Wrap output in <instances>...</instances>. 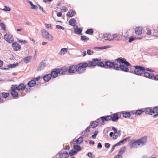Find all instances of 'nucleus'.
<instances>
[{
	"label": "nucleus",
	"instance_id": "obj_1",
	"mask_svg": "<svg viewBox=\"0 0 158 158\" xmlns=\"http://www.w3.org/2000/svg\"><path fill=\"white\" fill-rule=\"evenodd\" d=\"M147 137L146 136H144L135 141L131 145V148H137L138 147H142L145 145L147 143Z\"/></svg>",
	"mask_w": 158,
	"mask_h": 158
},
{
	"label": "nucleus",
	"instance_id": "obj_2",
	"mask_svg": "<svg viewBox=\"0 0 158 158\" xmlns=\"http://www.w3.org/2000/svg\"><path fill=\"white\" fill-rule=\"evenodd\" d=\"M134 67L135 69L134 72V73L138 75H141L145 71L144 68L139 65L134 66Z\"/></svg>",
	"mask_w": 158,
	"mask_h": 158
},
{
	"label": "nucleus",
	"instance_id": "obj_3",
	"mask_svg": "<svg viewBox=\"0 0 158 158\" xmlns=\"http://www.w3.org/2000/svg\"><path fill=\"white\" fill-rule=\"evenodd\" d=\"M115 65H118L121 64V63L124 64L127 66H130L131 64L126 60V59L123 58L119 57L116 59L115 60Z\"/></svg>",
	"mask_w": 158,
	"mask_h": 158
},
{
	"label": "nucleus",
	"instance_id": "obj_4",
	"mask_svg": "<svg viewBox=\"0 0 158 158\" xmlns=\"http://www.w3.org/2000/svg\"><path fill=\"white\" fill-rule=\"evenodd\" d=\"M42 35L43 37L48 39L50 41H52L53 40V36L49 34L45 29H43L41 30Z\"/></svg>",
	"mask_w": 158,
	"mask_h": 158
},
{
	"label": "nucleus",
	"instance_id": "obj_5",
	"mask_svg": "<svg viewBox=\"0 0 158 158\" xmlns=\"http://www.w3.org/2000/svg\"><path fill=\"white\" fill-rule=\"evenodd\" d=\"M78 67L77 69V73L79 74L83 73L85 70L86 64L84 62L78 64Z\"/></svg>",
	"mask_w": 158,
	"mask_h": 158
},
{
	"label": "nucleus",
	"instance_id": "obj_6",
	"mask_svg": "<svg viewBox=\"0 0 158 158\" xmlns=\"http://www.w3.org/2000/svg\"><path fill=\"white\" fill-rule=\"evenodd\" d=\"M115 61L114 62H110L109 61H106L105 63V68H113L115 70H118L117 65H115Z\"/></svg>",
	"mask_w": 158,
	"mask_h": 158
},
{
	"label": "nucleus",
	"instance_id": "obj_7",
	"mask_svg": "<svg viewBox=\"0 0 158 158\" xmlns=\"http://www.w3.org/2000/svg\"><path fill=\"white\" fill-rule=\"evenodd\" d=\"M99 118L100 119V125L101 126L105 124V122L110 120L112 118V116L111 115H107L101 117Z\"/></svg>",
	"mask_w": 158,
	"mask_h": 158
},
{
	"label": "nucleus",
	"instance_id": "obj_8",
	"mask_svg": "<svg viewBox=\"0 0 158 158\" xmlns=\"http://www.w3.org/2000/svg\"><path fill=\"white\" fill-rule=\"evenodd\" d=\"M100 119L98 118L95 121L91 122L89 126L87 127L86 128H94L96 127L98 125H100Z\"/></svg>",
	"mask_w": 158,
	"mask_h": 158
},
{
	"label": "nucleus",
	"instance_id": "obj_9",
	"mask_svg": "<svg viewBox=\"0 0 158 158\" xmlns=\"http://www.w3.org/2000/svg\"><path fill=\"white\" fill-rule=\"evenodd\" d=\"M100 60L98 58L93 59L92 60V61H89L88 63H85L86 64V67H90L92 66H94L96 65V63L94 62L98 61Z\"/></svg>",
	"mask_w": 158,
	"mask_h": 158
},
{
	"label": "nucleus",
	"instance_id": "obj_10",
	"mask_svg": "<svg viewBox=\"0 0 158 158\" xmlns=\"http://www.w3.org/2000/svg\"><path fill=\"white\" fill-rule=\"evenodd\" d=\"M118 68V70H121L122 71L125 72H128L129 71V69L127 67L123 64H119V65L116 66Z\"/></svg>",
	"mask_w": 158,
	"mask_h": 158
},
{
	"label": "nucleus",
	"instance_id": "obj_11",
	"mask_svg": "<svg viewBox=\"0 0 158 158\" xmlns=\"http://www.w3.org/2000/svg\"><path fill=\"white\" fill-rule=\"evenodd\" d=\"M4 38L6 40L8 43H11L14 41L13 36L9 34H5Z\"/></svg>",
	"mask_w": 158,
	"mask_h": 158
},
{
	"label": "nucleus",
	"instance_id": "obj_12",
	"mask_svg": "<svg viewBox=\"0 0 158 158\" xmlns=\"http://www.w3.org/2000/svg\"><path fill=\"white\" fill-rule=\"evenodd\" d=\"M58 154L60 158H67L69 156L68 153L65 151H61L58 153Z\"/></svg>",
	"mask_w": 158,
	"mask_h": 158
},
{
	"label": "nucleus",
	"instance_id": "obj_13",
	"mask_svg": "<svg viewBox=\"0 0 158 158\" xmlns=\"http://www.w3.org/2000/svg\"><path fill=\"white\" fill-rule=\"evenodd\" d=\"M77 67L76 65H73L69 67L68 70L69 73H74L76 72L77 70Z\"/></svg>",
	"mask_w": 158,
	"mask_h": 158
},
{
	"label": "nucleus",
	"instance_id": "obj_14",
	"mask_svg": "<svg viewBox=\"0 0 158 158\" xmlns=\"http://www.w3.org/2000/svg\"><path fill=\"white\" fill-rule=\"evenodd\" d=\"M12 46L14 50L18 51L21 48L20 45L17 43H14L12 44Z\"/></svg>",
	"mask_w": 158,
	"mask_h": 158
},
{
	"label": "nucleus",
	"instance_id": "obj_15",
	"mask_svg": "<svg viewBox=\"0 0 158 158\" xmlns=\"http://www.w3.org/2000/svg\"><path fill=\"white\" fill-rule=\"evenodd\" d=\"M67 70L68 69L66 67H64L60 69H58V73H60V74L64 75L65 74V73Z\"/></svg>",
	"mask_w": 158,
	"mask_h": 158
},
{
	"label": "nucleus",
	"instance_id": "obj_16",
	"mask_svg": "<svg viewBox=\"0 0 158 158\" xmlns=\"http://www.w3.org/2000/svg\"><path fill=\"white\" fill-rule=\"evenodd\" d=\"M144 73V75L145 77L151 79L154 77V75L153 74H152L147 72Z\"/></svg>",
	"mask_w": 158,
	"mask_h": 158
},
{
	"label": "nucleus",
	"instance_id": "obj_17",
	"mask_svg": "<svg viewBox=\"0 0 158 158\" xmlns=\"http://www.w3.org/2000/svg\"><path fill=\"white\" fill-rule=\"evenodd\" d=\"M45 66V64L44 61H43L40 63L37 69V70L38 71H39L43 69Z\"/></svg>",
	"mask_w": 158,
	"mask_h": 158
},
{
	"label": "nucleus",
	"instance_id": "obj_18",
	"mask_svg": "<svg viewBox=\"0 0 158 158\" xmlns=\"http://www.w3.org/2000/svg\"><path fill=\"white\" fill-rule=\"evenodd\" d=\"M52 77V75L50 74L45 75L43 77L44 80L46 82L49 81Z\"/></svg>",
	"mask_w": 158,
	"mask_h": 158
},
{
	"label": "nucleus",
	"instance_id": "obj_19",
	"mask_svg": "<svg viewBox=\"0 0 158 158\" xmlns=\"http://www.w3.org/2000/svg\"><path fill=\"white\" fill-rule=\"evenodd\" d=\"M76 28L74 29V33L77 34H81L82 31V29L81 28H78L77 26H76Z\"/></svg>",
	"mask_w": 158,
	"mask_h": 158
},
{
	"label": "nucleus",
	"instance_id": "obj_20",
	"mask_svg": "<svg viewBox=\"0 0 158 158\" xmlns=\"http://www.w3.org/2000/svg\"><path fill=\"white\" fill-rule=\"evenodd\" d=\"M58 69L56 70V71H52L50 74L52 75V77L53 78L56 77L58 76V74H60V73H58Z\"/></svg>",
	"mask_w": 158,
	"mask_h": 158
},
{
	"label": "nucleus",
	"instance_id": "obj_21",
	"mask_svg": "<svg viewBox=\"0 0 158 158\" xmlns=\"http://www.w3.org/2000/svg\"><path fill=\"white\" fill-rule=\"evenodd\" d=\"M130 137H127L125 138L124 139H123L120 141L119 142L117 143H118V145H120L121 144H123L124 143L126 142L127 141V140H129L130 139Z\"/></svg>",
	"mask_w": 158,
	"mask_h": 158
},
{
	"label": "nucleus",
	"instance_id": "obj_22",
	"mask_svg": "<svg viewBox=\"0 0 158 158\" xmlns=\"http://www.w3.org/2000/svg\"><path fill=\"white\" fill-rule=\"evenodd\" d=\"M27 2L31 6V9L37 10L38 9L37 6L34 5L31 1L29 0H27Z\"/></svg>",
	"mask_w": 158,
	"mask_h": 158
},
{
	"label": "nucleus",
	"instance_id": "obj_23",
	"mask_svg": "<svg viewBox=\"0 0 158 158\" xmlns=\"http://www.w3.org/2000/svg\"><path fill=\"white\" fill-rule=\"evenodd\" d=\"M35 84L36 82H35V81L33 80L29 81L27 83V85L29 87H33L35 85Z\"/></svg>",
	"mask_w": 158,
	"mask_h": 158
},
{
	"label": "nucleus",
	"instance_id": "obj_24",
	"mask_svg": "<svg viewBox=\"0 0 158 158\" xmlns=\"http://www.w3.org/2000/svg\"><path fill=\"white\" fill-rule=\"evenodd\" d=\"M118 114L117 113L114 114L113 115V117H112L111 119L113 122H117L118 119Z\"/></svg>",
	"mask_w": 158,
	"mask_h": 158
},
{
	"label": "nucleus",
	"instance_id": "obj_25",
	"mask_svg": "<svg viewBox=\"0 0 158 158\" xmlns=\"http://www.w3.org/2000/svg\"><path fill=\"white\" fill-rule=\"evenodd\" d=\"M73 148L74 150L77 152L82 150V148L78 145H74Z\"/></svg>",
	"mask_w": 158,
	"mask_h": 158
},
{
	"label": "nucleus",
	"instance_id": "obj_26",
	"mask_svg": "<svg viewBox=\"0 0 158 158\" xmlns=\"http://www.w3.org/2000/svg\"><path fill=\"white\" fill-rule=\"evenodd\" d=\"M75 12L73 10H71L67 13V16L69 17H72L75 14Z\"/></svg>",
	"mask_w": 158,
	"mask_h": 158
},
{
	"label": "nucleus",
	"instance_id": "obj_27",
	"mask_svg": "<svg viewBox=\"0 0 158 158\" xmlns=\"http://www.w3.org/2000/svg\"><path fill=\"white\" fill-rule=\"evenodd\" d=\"M83 138L82 136H80L76 140V143L77 144H80L83 142Z\"/></svg>",
	"mask_w": 158,
	"mask_h": 158
},
{
	"label": "nucleus",
	"instance_id": "obj_28",
	"mask_svg": "<svg viewBox=\"0 0 158 158\" xmlns=\"http://www.w3.org/2000/svg\"><path fill=\"white\" fill-rule=\"evenodd\" d=\"M69 24L71 26L74 27L76 21L74 19H70L69 21Z\"/></svg>",
	"mask_w": 158,
	"mask_h": 158
},
{
	"label": "nucleus",
	"instance_id": "obj_29",
	"mask_svg": "<svg viewBox=\"0 0 158 158\" xmlns=\"http://www.w3.org/2000/svg\"><path fill=\"white\" fill-rule=\"evenodd\" d=\"M142 28L141 27H139L136 28L135 33L138 35L142 33Z\"/></svg>",
	"mask_w": 158,
	"mask_h": 158
},
{
	"label": "nucleus",
	"instance_id": "obj_30",
	"mask_svg": "<svg viewBox=\"0 0 158 158\" xmlns=\"http://www.w3.org/2000/svg\"><path fill=\"white\" fill-rule=\"evenodd\" d=\"M26 86L23 84H20L18 87V90H23L25 89Z\"/></svg>",
	"mask_w": 158,
	"mask_h": 158
},
{
	"label": "nucleus",
	"instance_id": "obj_31",
	"mask_svg": "<svg viewBox=\"0 0 158 158\" xmlns=\"http://www.w3.org/2000/svg\"><path fill=\"white\" fill-rule=\"evenodd\" d=\"M31 59V56H27L26 57H25L24 59L23 60L24 62L26 64L28 63L29 61Z\"/></svg>",
	"mask_w": 158,
	"mask_h": 158
},
{
	"label": "nucleus",
	"instance_id": "obj_32",
	"mask_svg": "<svg viewBox=\"0 0 158 158\" xmlns=\"http://www.w3.org/2000/svg\"><path fill=\"white\" fill-rule=\"evenodd\" d=\"M9 93H2L1 94V96L2 97L4 98H6L9 96Z\"/></svg>",
	"mask_w": 158,
	"mask_h": 158
},
{
	"label": "nucleus",
	"instance_id": "obj_33",
	"mask_svg": "<svg viewBox=\"0 0 158 158\" xmlns=\"http://www.w3.org/2000/svg\"><path fill=\"white\" fill-rule=\"evenodd\" d=\"M18 63L15 64H10L8 65V67L10 68H13L19 65Z\"/></svg>",
	"mask_w": 158,
	"mask_h": 158
},
{
	"label": "nucleus",
	"instance_id": "obj_34",
	"mask_svg": "<svg viewBox=\"0 0 158 158\" xmlns=\"http://www.w3.org/2000/svg\"><path fill=\"white\" fill-rule=\"evenodd\" d=\"M68 48H62L60 50V54L61 55H64L67 52Z\"/></svg>",
	"mask_w": 158,
	"mask_h": 158
},
{
	"label": "nucleus",
	"instance_id": "obj_35",
	"mask_svg": "<svg viewBox=\"0 0 158 158\" xmlns=\"http://www.w3.org/2000/svg\"><path fill=\"white\" fill-rule=\"evenodd\" d=\"M77 152L76 151L73 150H71L70 151L69 154L70 156H72L77 154Z\"/></svg>",
	"mask_w": 158,
	"mask_h": 158
},
{
	"label": "nucleus",
	"instance_id": "obj_36",
	"mask_svg": "<svg viewBox=\"0 0 158 158\" xmlns=\"http://www.w3.org/2000/svg\"><path fill=\"white\" fill-rule=\"evenodd\" d=\"M152 110L150 108H146V112L148 114L152 115L153 112Z\"/></svg>",
	"mask_w": 158,
	"mask_h": 158
},
{
	"label": "nucleus",
	"instance_id": "obj_37",
	"mask_svg": "<svg viewBox=\"0 0 158 158\" xmlns=\"http://www.w3.org/2000/svg\"><path fill=\"white\" fill-rule=\"evenodd\" d=\"M94 31L92 29H87L85 32V33L86 34L91 35L93 34Z\"/></svg>",
	"mask_w": 158,
	"mask_h": 158
},
{
	"label": "nucleus",
	"instance_id": "obj_38",
	"mask_svg": "<svg viewBox=\"0 0 158 158\" xmlns=\"http://www.w3.org/2000/svg\"><path fill=\"white\" fill-rule=\"evenodd\" d=\"M123 115L125 118L129 117L130 116L131 114L129 112H125L123 113Z\"/></svg>",
	"mask_w": 158,
	"mask_h": 158
},
{
	"label": "nucleus",
	"instance_id": "obj_39",
	"mask_svg": "<svg viewBox=\"0 0 158 158\" xmlns=\"http://www.w3.org/2000/svg\"><path fill=\"white\" fill-rule=\"evenodd\" d=\"M126 148L125 147H123L121 148L119 152V155L121 156L125 152Z\"/></svg>",
	"mask_w": 158,
	"mask_h": 158
},
{
	"label": "nucleus",
	"instance_id": "obj_40",
	"mask_svg": "<svg viewBox=\"0 0 158 158\" xmlns=\"http://www.w3.org/2000/svg\"><path fill=\"white\" fill-rule=\"evenodd\" d=\"M89 38L85 35H82L81 36V40L85 42L87 40H89Z\"/></svg>",
	"mask_w": 158,
	"mask_h": 158
},
{
	"label": "nucleus",
	"instance_id": "obj_41",
	"mask_svg": "<svg viewBox=\"0 0 158 158\" xmlns=\"http://www.w3.org/2000/svg\"><path fill=\"white\" fill-rule=\"evenodd\" d=\"M11 94V95L14 98L17 97L18 95V93L15 91H12Z\"/></svg>",
	"mask_w": 158,
	"mask_h": 158
},
{
	"label": "nucleus",
	"instance_id": "obj_42",
	"mask_svg": "<svg viewBox=\"0 0 158 158\" xmlns=\"http://www.w3.org/2000/svg\"><path fill=\"white\" fill-rule=\"evenodd\" d=\"M17 85H12L11 88V91H15L16 90H18Z\"/></svg>",
	"mask_w": 158,
	"mask_h": 158
},
{
	"label": "nucleus",
	"instance_id": "obj_43",
	"mask_svg": "<svg viewBox=\"0 0 158 158\" xmlns=\"http://www.w3.org/2000/svg\"><path fill=\"white\" fill-rule=\"evenodd\" d=\"M143 112L142 110H137L135 112V114L137 115H139L142 114Z\"/></svg>",
	"mask_w": 158,
	"mask_h": 158
},
{
	"label": "nucleus",
	"instance_id": "obj_44",
	"mask_svg": "<svg viewBox=\"0 0 158 158\" xmlns=\"http://www.w3.org/2000/svg\"><path fill=\"white\" fill-rule=\"evenodd\" d=\"M96 64L99 66L103 67L105 68V64L102 62H98Z\"/></svg>",
	"mask_w": 158,
	"mask_h": 158
},
{
	"label": "nucleus",
	"instance_id": "obj_45",
	"mask_svg": "<svg viewBox=\"0 0 158 158\" xmlns=\"http://www.w3.org/2000/svg\"><path fill=\"white\" fill-rule=\"evenodd\" d=\"M153 114L158 113V107H155L152 110Z\"/></svg>",
	"mask_w": 158,
	"mask_h": 158
},
{
	"label": "nucleus",
	"instance_id": "obj_46",
	"mask_svg": "<svg viewBox=\"0 0 158 158\" xmlns=\"http://www.w3.org/2000/svg\"><path fill=\"white\" fill-rule=\"evenodd\" d=\"M114 130V133L113 135V137H114V138L116 139L118 136V133L117 132L116 129H113Z\"/></svg>",
	"mask_w": 158,
	"mask_h": 158
},
{
	"label": "nucleus",
	"instance_id": "obj_47",
	"mask_svg": "<svg viewBox=\"0 0 158 158\" xmlns=\"http://www.w3.org/2000/svg\"><path fill=\"white\" fill-rule=\"evenodd\" d=\"M98 131H95L94 132V134L93 135H92V137L94 139H95L96 138V135L98 134Z\"/></svg>",
	"mask_w": 158,
	"mask_h": 158
},
{
	"label": "nucleus",
	"instance_id": "obj_48",
	"mask_svg": "<svg viewBox=\"0 0 158 158\" xmlns=\"http://www.w3.org/2000/svg\"><path fill=\"white\" fill-rule=\"evenodd\" d=\"M4 7V8L2 9L3 11H10L11 10L10 8L9 7H7L6 6H5Z\"/></svg>",
	"mask_w": 158,
	"mask_h": 158
},
{
	"label": "nucleus",
	"instance_id": "obj_49",
	"mask_svg": "<svg viewBox=\"0 0 158 158\" xmlns=\"http://www.w3.org/2000/svg\"><path fill=\"white\" fill-rule=\"evenodd\" d=\"M0 26L3 30L5 31L6 30L5 25L4 23H0Z\"/></svg>",
	"mask_w": 158,
	"mask_h": 158
},
{
	"label": "nucleus",
	"instance_id": "obj_50",
	"mask_svg": "<svg viewBox=\"0 0 158 158\" xmlns=\"http://www.w3.org/2000/svg\"><path fill=\"white\" fill-rule=\"evenodd\" d=\"M87 53L88 55H91L94 53V51H92L90 49H88L87 50Z\"/></svg>",
	"mask_w": 158,
	"mask_h": 158
},
{
	"label": "nucleus",
	"instance_id": "obj_51",
	"mask_svg": "<svg viewBox=\"0 0 158 158\" xmlns=\"http://www.w3.org/2000/svg\"><path fill=\"white\" fill-rule=\"evenodd\" d=\"M87 155L90 158H94L95 157V156L94 155H93L92 153H91V152H89L87 154Z\"/></svg>",
	"mask_w": 158,
	"mask_h": 158
},
{
	"label": "nucleus",
	"instance_id": "obj_52",
	"mask_svg": "<svg viewBox=\"0 0 158 158\" xmlns=\"http://www.w3.org/2000/svg\"><path fill=\"white\" fill-rule=\"evenodd\" d=\"M18 42L20 43H27V42L25 40H21L18 39Z\"/></svg>",
	"mask_w": 158,
	"mask_h": 158
},
{
	"label": "nucleus",
	"instance_id": "obj_53",
	"mask_svg": "<svg viewBox=\"0 0 158 158\" xmlns=\"http://www.w3.org/2000/svg\"><path fill=\"white\" fill-rule=\"evenodd\" d=\"M117 146H119L118 143H117L116 144H115L114 145H113L112 147L111 150L110 151V153H111L114 150L115 147Z\"/></svg>",
	"mask_w": 158,
	"mask_h": 158
},
{
	"label": "nucleus",
	"instance_id": "obj_54",
	"mask_svg": "<svg viewBox=\"0 0 158 158\" xmlns=\"http://www.w3.org/2000/svg\"><path fill=\"white\" fill-rule=\"evenodd\" d=\"M56 27L57 28L59 29H63L64 30V27H61V26L59 25H57L56 26Z\"/></svg>",
	"mask_w": 158,
	"mask_h": 158
},
{
	"label": "nucleus",
	"instance_id": "obj_55",
	"mask_svg": "<svg viewBox=\"0 0 158 158\" xmlns=\"http://www.w3.org/2000/svg\"><path fill=\"white\" fill-rule=\"evenodd\" d=\"M81 135L82 136H87L88 134H87L86 133L85 131H82L81 133Z\"/></svg>",
	"mask_w": 158,
	"mask_h": 158
},
{
	"label": "nucleus",
	"instance_id": "obj_56",
	"mask_svg": "<svg viewBox=\"0 0 158 158\" xmlns=\"http://www.w3.org/2000/svg\"><path fill=\"white\" fill-rule=\"evenodd\" d=\"M40 76H38L37 77L34 78L33 80H35V82H36V81H38L40 79Z\"/></svg>",
	"mask_w": 158,
	"mask_h": 158
},
{
	"label": "nucleus",
	"instance_id": "obj_57",
	"mask_svg": "<svg viewBox=\"0 0 158 158\" xmlns=\"http://www.w3.org/2000/svg\"><path fill=\"white\" fill-rule=\"evenodd\" d=\"M45 26H46V27L48 28H52V25L50 24H46Z\"/></svg>",
	"mask_w": 158,
	"mask_h": 158
},
{
	"label": "nucleus",
	"instance_id": "obj_58",
	"mask_svg": "<svg viewBox=\"0 0 158 158\" xmlns=\"http://www.w3.org/2000/svg\"><path fill=\"white\" fill-rule=\"evenodd\" d=\"M61 10L62 11L65 12L67 11V8L65 6H63L61 8Z\"/></svg>",
	"mask_w": 158,
	"mask_h": 158
},
{
	"label": "nucleus",
	"instance_id": "obj_59",
	"mask_svg": "<svg viewBox=\"0 0 158 158\" xmlns=\"http://www.w3.org/2000/svg\"><path fill=\"white\" fill-rule=\"evenodd\" d=\"M110 47V46H106L102 47V49H105Z\"/></svg>",
	"mask_w": 158,
	"mask_h": 158
},
{
	"label": "nucleus",
	"instance_id": "obj_60",
	"mask_svg": "<svg viewBox=\"0 0 158 158\" xmlns=\"http://www.w3.org/2000/svg\"><path fill=\"white\" fill-rule=\"evenodd\" d=\"M39 8L40 10H41L44 13H46V11L45 10H43V8L42 7H41L39 5Z\"/></svg>",
	"mask_w": 158,
	"mask_h": 158
},
{
	"label": "nucleus",
	"instance_id": "obj_61",
	"mask_svg": "<svg viewBox=\"0 0 158 158\" xmlns=\"http://www.w3.org/2000/svg\"><path fill=\"white\" fill-rule=\"evenodd\" d=\"M112 36L113 38L115 39L118 37V35L116 34H114Z\"/></svg>",
	"mask_w": 158,
	"mask_h": 158
},
{
	"label": "nucleus",
	"instance_id": "obj_62",
	"mask_svg": "<svg viewBox=\"0 0 158 158\" xmlns=\"http://www.w3.org/2000/svg\"><path fill=\"white\" fill-rule=\"evenodd\" d=\"M155 33L156 34V35H158V27L154 30Z\"/></svg>",
	"mask_w": 158,
	"mask_h": 158
},
{
	"label": "nucleus",
	"instance_id": "obj_63",
	"mask_svg": "<svg viewBox=\"0 0 158 158\" xmlns=\"http://www.w3.org/2000/svg\"><path fill=\"white\" fill-rule=\"evenodd\" d=\"M110 144L109 143H106L105 144V146L107 148H109L110 147Z\"/></svg>",
	"mask_w": 158,
	"mask_h": 158
},
{
	"label": "nucleus",
	"instance_id": "obj_64",
	"mask_svg": "<svg viewBox=\"0 0 158 158\" xmlns=\"http://www.w3.org/2000/svg\"><path fill=\"white\" fill-rule=\"evenodd\" d=\"M146 33L148 35H151V31L150 30H147Z\"/></svg>",
	"mask_w": 158,
	"mask_h": 158
}]
</instances>
